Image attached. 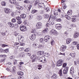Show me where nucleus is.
<instances>
[{
  "mask_svg": "<svg viewBox=\"0 0 79 79\" xmlns=\"http://www.w3.org/2000/svg\"><path fill=\"white\" fill-rule=\"evenodd\" d=\"M6 55L3 54V55H0V57L2 58H6Z\"/></svg>",
  "mask_w": 79,
  "mask_h": 79,
  "instance_id": "c9c22d12",
  "label": "nucleus"
},
{
  "mask_svg": "<svg viewBox=\"0 0 79 79\" xmlns=\"http://www.w3.org/2000/svg\"><path fill=\"white\" fill-rule=\"evenodd\" d=\"M17 23L18 24H20L22 23V21L21 20H19L17 21Z\"/></svg>",
  "mask_w": 79,
  "mask_h": 79,
  "instance_id": "3c124183",
  "label": "nucleus"
},
{
  "mask_svg": "<svg viewBox=\"0 0 79 79\" xmlns=\"http://www.w3.org/2000/svg\"><path fill=\"white\" fill-rule=\"evenodd\" d=\"M10 3L11 4H15V5H17L18 2H16V0H9Z\"/></svg>",
  "mask_w": 79,
  "mask_h": 79,
  "instance_id": "9b49d317",
  "label": "nucleus"
},
{
  "mask_svg": "<svg viewBox=\"0 0 79 79\" xmlns=\"http://www.w3.org/2000/svg\"><path fill=\"white\" fill-rule=\"evenodd\" d=\"M44 16L46 18H47L48 19L49 17V15L47 14H44Z\"/></svg>",
  "mask_w": 79,
  "mask_h": 79,
  "instance_id": "a19ab883",
  "label": "nucleus"
},
{
  "mask_svg": "<svg viewBox=\"0 0 79 79\" xmlns=\"http://www.w3.org/2000/svg\"><path fill=\"white\" fill-rule=\"evenodd\" d=\"M58 77L57 75L55 73L53 74V75L51 77V78L54 79H56Z\"/></svg>",
  "mask_w": 79,
  "mask_h": 79,
  "instance_id": "412c9836",
  "label": "nucleus"
},
{
  "mask_svg": "<svg viewBox=\"0 0 79 79\" xmlns=\"http://www.w3.org/2000/svg\"><path fill=\"white\" fill-rule=\"evenodd\" d=\"M69 69V67H66L65 68V69L64 70H65V71H68Z\"/></svg>",
  "mask_w": 79,
  "mask_h": 79,
  "instance_id": "6e6d98bb",
  "label": "nucleus"
},
{
  "mask_svg": "<svg viewBox=\"0 0 79 79\" xmlns=\"http://www.w3.org/2000/svg\"><path fill=\"white\" fill-rule=\"evenodd\" d=\"M4 11L6 14L8 15L11 13V10L10 9L7 8H5L4 9Z\"/></svg>",
  "mask_w": 79,
  "mask_h": 79,
  "instance_id": "423d86ee",
  "label": "nucleus"
},
{
  "mask_svg": "<svg viewBox=\"0 0 79 79\" xmlns=\"http://www.w3.org/2000/svg\"><path fill=\"white\" fill-rule=\"evenodd\" d=\"M20 56L21 58H24L25 56V54H24V52H22L20 53Z\"/></svg>",
  "mask_w": 79,
  "mask_h": 79,
  "instance_id": "cd10ccee",
  "label": "nucleus"
},
{
  "mask_svg": "<svg viewBox=\"0 0 79 79\" xmlns=\"http://www.w3.org/2000/svg\"><path fill=\"white\" fill-rule=\"evenodd\" d=\"M26 8L27 11H30V10H31V9L29 7V6H27Z\"/></svg>",
  "mask_w": 79,
  "mask_h": 79,
  "instance_id": "680f3d73",
  "label": "nucleus"
},
{
  "mask_svg": "<svg viewBox=\"0 0 79 79\" xmlns=\"http://www.w3.org/2000/svg\"><path fill=\"white\" fill-rule=\"evenodd\" d=\"M20 17L21 18L24 19L26 18V15L24 14H22L20 15Z\"/></svg>",
  "mask_w": 79,
  "mask_h": 79,
  "instance_id": "4be33fe9",
  "label": "nucleus"
},
{
  "mask_svg": "<svg viewBox=\"0 0 79 79\" xmlns=\"http://www.w3.org/2000/svg\"><path fill=\"white\" fill-rule=\"evenodd\" d=\"M51 18L53 19H54L55 21H56V16H52Z\"/></svg>",
  "mask_w": 79,
  "mask_h": 79,
  "instance_id": "c03bdc74",
  "label": "nucleus"
},
{
  "mask_svg": "<svg viewBox=\"0 0 79 79\" xmlns=\"http://www.w3.org/2000/svg\"><path fill=\"white\" fill-rule=\"evenodd\" d=\"M24 43H23V42H21L20 43V45H21V46H23V45H24Z\"/></svg>",
  "mask_w": 79,
  "mask_h": 79,
  "instance_id": "052dcab7",
  "label": "nucleus"
},
{
  "mask_svg": "<svg viewBox=\"0 0 79 79\" xmlns=\"http://www.w3.org/2000/svg\"><path fill=\"white\" fill-rule=\"evenodd\" d=\"M26 27L25 26L22 25L20 26L19 29L21 31L24 32L26 31Z\"/></svg>",
  "mask_w": 79,
  "mask_h": 79,
  "instance_id": "20e7f679",
  "label": "nucleus"
},
{
  "mask_svg": "<svg viewBox=\"0 0 79 79\" xmlns=\"http://www.w3.org/2000/svg\"><path fill=\"white\" fill-rule=\"evenodd\" d=\"M16 21V20L15 19L13 18L11 20V22L12 23H15Z\"/></svg>",
  "mask_w": 79,
  "mask_h": 79,
  "instance_id": "09e8293b",
  "label": "nucleus"
},
{
  "mask_svg": "<svg viewBox=\"0 0 79 79\" xmlns=\"http://www.w3.org/2000/svg\"><path fill=\"white\" fill-rule=\"evenodd\" d=\"M63 60L60 59L56 63V65L57 66H61L63 65Z\"/></svg>",
  "mask_w": 79,
  "mask_h": 79,
  "instance_id": "f03ea898",
  "label": "nucleus"
},
{
  "mask_svg": "<svg viewBox=\"0 0 79 79\" xmlns=\"http://www.w3.org/2000/svg\"><path fill=\"white\" fill-rule=\"evenodd\" d=\"M18 38L19 42V41H21V42H23V37L21 36V35H19L18 36Z\"/></svg>",
  "mask_w": 79,
  "mask_h": 79,
  "instance_id": "dca6fc26",
  "label": "nucleus"
},
{
  "mask_svg": "<svg viewBox=\"0 0 79 79\" xmlns=\"http://www.w3.org/2000/svg\"><path fill=\"white\" fill-rule=\"evenodd\" d=\"M2 46L3 48H4V47H7L8 45L3 44H2Z\"/></svg>",
  "mask_w": 79,
  "mask_h": 79,
  "instance_id": "4d7b16f0",
  "label": "nucleus"
},
{
  "mask_svg": "<svg viewBox=\"0 0 79 79\" xmlns=\"http://www.w3.org/2000/svg\"><path fill=\"white\" fill-rule=\"evenodd\" d=\"M67 65V64L66 63H64L63 64V67L64 68Z\"/></svg>",
  "mask_w": 79,
  "mask_h": 79,
  "instance_id": "bf43d9fd",
  "label": "nucleus"
},
{
  "mask_svg": "<svg viewBox=\"0 0 79 79\" xmlns=\"http://www.w3.org/2000/svg\"><path fill=\"white\" fill-rule=\"evenodd\" d=\"M73 11L72 10H69L67 12V15H72Z\"/></svg>",
  "mask_w": 79,
  "mask_h": 79,
  "instance_id": "c756f323",
  "label": "nucleus"
},
{
  "mask_svg": "<svg viewBox=\"0 0 79 79\" xmlns=\"http://www.w3.org/2000/svg\"><path fill=\"white\" fill-rule=\"evenodd\" d=\"M54 15H58V10H55L54 11Z\"/></svg>",
  "mask_w": 79,
  "mask_h": 79,
  "instance_id": "a18cd8bd",
  "label": "nucleus"
},
{
  "mask_svg": "<svg viewBox=\"0 0 79 79\" xmlns=\"http://www.w3.org/2000/svg\"><path fill=\"white\" fill-rule=\"evenodd\" d=\"M56 21L58 22H61V18H58L56 19Z\"/></svg>",
  "mask_w": 79,
  "mask_h": 79,
  "instance_id": "864d4df0",
  "label": "nucleus"
},
{
  "mask_svg": "<svg viewBox=\"0 0 79 79\" xmlns=\"http://www.w3.org/2000/svg\"><path fill=\"white\" fill-rule=\"evenodd\" d=\"M1 34L2 35H3V36H5V35H6V34L5 32H4V33H3V32Z\"/></svg>",
  "mask_w": 79,
  "mask_h": 79,
  "instance_id": "0e129e2a",
  "label": "nucleus"
},
{
  "mask_svg": "<svg viewBox=\"0 0 79 79\" xmlns=\"http://www.w3.org/2000/svg\"><path fill=\"white\" fill-rule=\"evenodd\" d=\"M39 62L45 63L46 62V59H45V58L44 56L41 57L39 58Z\"/></svg>",
  "mask_w": 79,
  "mask_h": 79,
  "instance_id": "7ed1b4c3",
  "label": "nucleus"
},
{
  "mask_svg": "<svg viewBox=\"0 0 79 79\" xmlns=\"http://www.w3.org/2000/svg\"><path fill=\"white\" fill-rule=\"evenodd\" d=\"M74 68L73 67H72L70 70V74L73 75L74 74Z\"/></svg>",
  "mask_w": 79,
  "mask_h": 79,
  "instance_id": "1a4fd4ad",
  "label": "nucleus"
},
{
  "mask_svg": "<svg viewBox=\"0 0 79 79\" xmlns=\"http://www.w3.org/2000/svg\"><path fill=\"white\" fill-rule=\"evenodd\" d=\"M68 71L65 70H64L63 71V73L64 74H68Z\"/></svg>",
  "mask_w": 79,
  "mask_h": 79,
  "instance_id": "ea45409f",
  "label": "nucleus"
},
{
  "mask_svg": "<svg viewBox=\"0 0 79 79\" xmlns=\"http://www.w3.org/2000/svg\"><path fill=\"white\" fill-rule=\"evenodd\" d=\"M17 74H18V75H20V76H23L24 74V73L23 72H18Z\"/></svg>",
  "mask_w": 79,
  "mask_h": 79,
  "instance_id": "72a5a7b5",
  "label": "nucleus"
},
{
  "mask_svg": "<svg viewBox=\"0 0 79 79\" xmlns=\"http://www.w3.org/2000/svg\"><path fill=\"white\" fill-rule=\"evenodd\" d=\"M9 51V50H8V49H6L4 50L3 52L4 53H7Z\"/></svg>",
  "mask_w": 79,
  "mask_h": 79,
  "instance_id": "de8ad7c7",
  "label": "nucleus"
},
{
  "mask_svg": "<svg viewBox=\"0 0 79 79\" xmlns=\"http://www.w3.org/2000/svg\"><path fill=\"white\" fill-rule=\"evenodd\" d=\"M36 37V35L35 33H33L31 36H30V39L32 40H34Z\"/></svg>",
  "mask_w": 79,
  "mask_h": 79,
  "instance_id": "39448f33",
  "label": "nucleus"
},
{
  "mask_svg": "<svg viewBox=\"0 0 79 79\" xmlns=\"http://www.w3.org/2000/svg\"><path fill=\"white\" fill-rule=\"evenodd\" d=\"M45 10H46V12H48V11H50V9L48 7L46 8Z\"/></svg>",
  "mask_w": 79,
  "mask_h": 79,
  "instance_id": "603ef678",
  "label": "nucleus"
},
{
  "mask_svg": "<svg viewBox=\"0 0 79 79\" xmlns=\"http://www.w3.org/2000/svg\"><path fill=\"white\" fill-rule=\"evenodd\" d=\"M24 3H26V4H28V3H30V1L29 0H25L24 1Z\"/></svg>",
  "mask_w": 79,
  "mask_h": 79,
  "instance_id": "473e14b6",
  "label": "nucleus"
},
{
  "mask_svg": "<svg viewBox=\"0 0 79 79\" xmlns=\"http://www.w3.org/2000/svg\"><path fill=\"white\" fill-rule=\"evenodd\" d=\"M44 56H45L46 57H48V56H49V54L47 52H45V53H44Z\"/></svg>",
  "mask_w": 79,
  "mask_h": 79,
  "instance_id": "4c0bfd02",
  "label": "nucleus"
},
{
  "mask_svg": "<svg viewBox=\"0 0 79 79\" xmlns=\"http://www.w3.org/2000/svg\"><path fill=\"white\" fill-rule=\"evenodd\" d=\"M39 13L41 15H43L45 13V11L44 10H41L40 11Z\"/></svg>",
  "mask_w": 79,
  "mask_h": 79,
  "instance_id": "f704fd0d",
  "label": "nucleus"
},
{
  "mask_svg": "<svg viewBox=\"0 0 79 79\" xmlns=\"http://www.w3.org/2000/svg\"><path fill=\"white\" fill-rule=\"evenodd\" d=\"M43 54L44 55V52L42 51H39L37 52V55H38V56H40V55H42Z\"/></svg>",
  "mask_w": 79,
  "mask_h": 79,
  "instance_id": "f8f14e48",
  "label": "nucleus"
},
{
  "mask_svg": "<svg viewBox=\"0 0 79 79\" xmlns=\"http://www.w3.org/2000/svg\"><path fill=\"white\" fill-rule=\"evenodd\" d=\"M59 74H60V76H63V75L62 74V71L61 70H60L59 72Z\"/></svg>",
  "mask_w": 79,
  "mask_h": 79,
  "instance_id": "8fccbe9b",
  "label": "nucleus"
},
{
  "mask_svg": "<svg viewBox=\"0 0 79 79\" xmlns=\"http://www.w3.org/2000/svg\"><path fill=\"white\" fill-rule=\"evenodd\" d=\"M16 19H17V20H18V21L19 20H21V18H20L19 16H17L16 17Z\"/></svg>",
  "mask_w": 79,
  "mask_h": 79,
  "instance_id": "13d9d810",
  "label": "nucleus"
},
{
  "mask_svg": "<svg viewBox=\"0 0 79 79\" xmlns=\"http://www.w3.org/2000/svg\"><path fill=\"white\" fill-rule=\"evenodd\" d=\"M42 27V23L40 22H37L36 25L35 27L37 29H40Z\"/></svg>",
  "mask_w": 79,
  "mask_h": 79,
  "instance_id": "f257e3e1",
  "label": "nucleus"
},
{
  "mask_svg": "<svg viewBox=\"0 0 79 79\" xmlns=\"http://www.w3.org/2000/svg\"><path fill=\"white\" fill-rule=\"evenodd\" d=\"M57 29L58 30H60L61 29V25L60 24H57L55 25Z\"/></svg>",
  "mask_w": 79,
  "mask_h": 79,
  "instance_id": "6e6552de",
  "label": "nucleus"
},
{
  "mask_svg": "<svg viewBox=\"0 0 79 79\" xmlns=\"http://www.w3.org/2000/svg\"><path fill=\"white\" fill-rule=\"evenodd\" d=\"M72 41V40L71 39H68L66 40V43L67 44H69Z\"/></svg>",
  "mask_w": 79,
  "mask_h": 79,
  "instance_id": "a211bd4d",
  "label": "nucleus"
},
{
  "mask_svg": "<svg viewBox=\"0 0 79 79\" xmlns=\"http://www.w3.org/2000/svg\"><path fill=\"white\" fill-rule=\"evenodd\" d=\"M36 56H35V55H33L32 56V58H31L32 60V62H34V61H35Z\"/></svg>",
  "mask_w": 79,
  "mask_h": 79,
  "instance_id": "393cba45",
  "label": "nucleus"
},
{
  "mask_svg": "<svg viewBox=\"0 0 79 79\" xmlns=\"http://www.w3.org/2000/svg\"><path fill=\"white\" fill-rule=\"evenodd\" d=\"M66 48H67V46H64V45H62L61 46V47L60 48V50L61 51L64 52V51H65L66 49Z\"/></svg>",
  "mask_w": 79,
  "mask_h": 79,
  "instance_id": "0eeeda50",
  "label": "nucleus"
},
{
  "mask_svg": "<svg viewBox=\"0 0 79 79\" xmlns=\"http://www.w3.org/2000/svg\"><path fill=\"white\" fill-rule=\"evenodd\" d=\"M50 33L51 34H53V35H54V34H56V31L54 30H52L51 31Z\"/></svg>",
  "mask_w": 79,
  "mask_h": 79,
  "instance_id": "aec40b11",
  "label": "nucleus"
},
{
  "mask_svg": "<svg viewBox=\"0 0 79 79\" xmlns=\"http://www.w3.org/2000/svg\"><path fill=\"white\" fill-rule=\"evenodd\" d=\"M30 51V48H26L24 50V52H29Z\"/></svg>",
  "mask_w": 79,
  "mask_h": 79,
  "instance_id": "58836bf2",
  "label": "nucleus"
},
{
  "mask_svg": "<svg viewBox=\"0 0 79 79\" xmlns=\"http://www.w3.org/2000/svg\"><path fill=\"white\" fill-rule=\"evenodd\" d=\"M39 77L38 76H36L35 78V79H39Z\"/></svg>",
  "mask_w": 79,
  "mask_h": 79,
  "instance_id": "774afa93",
  "label": "nucleus"
},
{
  "mask_svg": "<svg viewBox=\"0 0 79 79\" xmlns=\"http://www.w3.org/2000/svg\"><path fill=\"white\" fill-rule=\"evenodd\" d=\"M8 24H9V26H10V27H15V25L11 22H9Z\"/></svg>",
  "mask_w": 79,
  "mask_h": 79,
  "instance_id": "5701e85b",
  "label": "nucleus"
},
{
  "mask_svg": "<svg viewBox=\"0 0 79 79\" xmlns=\"http://www.w3.org/2000/svg\"><path fill=\"white\" fill-rule=\"evenodd\" d=\"M14 63H13L14 64H16V63H17V60H14Z\"/></svg>",
  "mask_w": 79,
  "mask_h": 79,
  "instance_id": "69168bd1",
  "label": "nucleus"
},
{
  "mask_svg": "<svg viewBox=\"0 0 79 79\" xmlns=\"http://www.w3.org/2000/svg\"><path fill=\"white\" fill-rule=\"evenodd\" d=\"M32 46L33 47H34V48H39V44H33Z\"/></svg>",
  "mask_w": 79,
  "mask_h": 79,
  "instance_id": "f3484780",
  "label": "nucleus"
},
{
  "mask_svg": "<svg viewBox=\"0 0 79 79\" xmlns=\"http://www.w3.org/2000/svg\"><path fill=\"white\" fill-rule=\"evenodd\" d=\"M49 25L50 26H52L55 24V21L53 20H52L51 21L49 22Z\"/></svg>",
  "mask_w": 79,
  "mask_h": 79,
  "instance_id": "ddd939ff",
  "label": "nucleus"
},
{
  "mask_svg": "<svg viewBox=\"0 0 79 79\" xmlns=\"http://www.w3.org/2000/svg\"><path fill=\"white\" fill-rule=\"evenodd\" d=\"M16 69V67H15V66H13L12 67V70H11L10 72H11L13 74H15L16 73L15 70Z\"/></svg>",
  "mask_w": 79,
  "mask_h": 79,
  "instance_id": "4468645a",
  "label": "nucleus"
},
{
  "mask_svg": "<svg viewBox=\"0 0 79 79\" xmlns=\"http://www.w3.org/2000/svg\"><path fill=\"white\" fill-rule=\"evenodd\" d=\"M44 39L43 38H40V43H42L44 42Z\"/></svg>",
  "mask_w": 79,
  "mask_h": 79,
  "instance_id": "49530a36",
  "label": "nucleus"
},
{
  "mask_svg": "<svg viewBox=\"0 0 79 79\" xmlns=\"http://www.w3.org/2000/svg\"><path fill=\"white\" fill-rule=\"evenodd\" d=\"M38 11V10H33L31 11V13H37Z\"/></svg>",
  "mask_w": 79,
  "mask_h": 79,
  "instance_id": "79ce46f5",
  "label": "nucleus"
},
{
  "mask_svg": "<svg viewBox=\"0 0 79 79\" xmlns=\"http://www.w3.org/2000/svg\"><path fill=\"white\" fill-rule=\"evenodd\" d=\"M77 44H78V42H77L73 41V45H77Z\"/></svg>",
  "mask_w": 79,
  "mask_h": 79,
  "instance_id": "5fc2aeb1",
  "label": "nucleus"
},
{
  "mask_svg": "<svg viewBox=\"0 0 79 79\" xmlns=\"http://www.w3.org/2000/svg\"><path fill=\"white\" fill-rule=\"evenodd\" d=\"M6 59L5 58H0V62H1V63L4 62Z\"/></svg>",
  "mask_w": 79,
  "mask_h": 79,
  "instance_id": "2f4dec72",
  "label": "nucleus"
},
{
  "mask_svg": "<svg viewBox=\"0 0 79 79\" xmlns=\"http://www.w3.org/2000/svg\"><path fill=\"white\" fill-rule=\"evenodd\" d=\"M64 17L65 18H66L67 19H68V20H70V19H71V17L69 16V15H65Z\"/></svg>",
  "mask_w": 79,
  "mask_h": 79,
  "instance_id": "a878e982",
  "label": "nucleus"
},
{
  "mask_svg": "<svg viewBox=\"0 0 79 79\" xmlns=\"http://www.w3.org/2000/svg\"><path fill=\"white\" fill-rule=\"evenodd\" d=\"M54 42H55L54 40H52L51 42V44L52 45V44H54Z\"/></svg>",
  "mask_w": 79,
  "mask_h": 79,
  "instance_id": "338daca9",
  "label": "nucleus"
},
{
  "mask_svg": "<svg viewBox=\"0 0 79 79\" xmlns=\"http://www.w3.org/2000/svg\"><path fill=\"white\" fill-rule=\"evenodd\" d=\"M47 31H48V28H46L42 31V32L44 34H46L47 32Z\"/></svg>",
  "mask_w": 79,
  "mask_h": 79,
  "instance_id": "6ab92c4d",
  "label": "nucleus"
},
{
  "mask_svg": "<svg viewBox=\"0 0 79 79\" xmlns=\"http://www.w3.org/2000/svg\"><path fill=\"white\" fill-rule=\"evenodd\" d=\"M63 5L64 9H66V4L64 3L63 4Z\"/></svg>",
  "mask_w": 79,
  "mask_h": 79,
  "instance_id": "e2e57ef3",
  "label": "nucleus"
},
{
  "mask_svg": "<svg viewBox=\"0 0 79 79\" xmlns=\"http://www.w3.org/2000/svg\"><path fill=\"white\" fill-rule=\"evenodd\" d=\"M51 37L49 36H46L44 37V41L45 42H48L50 39Z\"/></svg>",
  "mask_w": 79,
  "mask_h": 79,
  "instance_id": "9d476101",
  "label": "nucleus"
},
{
  "mask_svg": "<svg viewBox=\"0 0 79 79\" xmlns=\"http://www.w3.org/2000/svg\"><path fill=\"white\" fill-rule=\"evenodd\" d=\"M40 4V2H39V1H36L34 4V6H36V5H39V4Z\"/></svg>",
  "mask_w": 79,
  "mask_h": 79,
  "instance_id": "e433bc0d",
  "label": "nucleus"
},
{
  "mask_svg": "<svg viewBox=\"0 0 79 79\" xmlns=\"http://www.w3.org/2000/svg\"><path fill=\"white\" fill-rule=\"evenodd\" d=\"M11 15L12 17H15L16 16V13L15 12H12L11 14Z\"/></svg>",
  "mask_w": 79,
  "mask_h": 79,
  "instance_id": "bb28decb",
  "label": "nucleus"
},
{
  "mask_svg": "<svg viewBox=\"0 0 79 79\" xmlns=\"http://www.w3.org/2000/svg\"><path fill=\"white\" fill-rule=\"evenodd\" d=\"M79 36V33L77 32L75 33L73 35V37L75 39L77 38V37Z\"/></svg>",
  "mask_w": 79,
  "mask_h": 79,
  "instance_id": "b1692460",
  "label": "nucleus"
},
{
  "mask_svg": "<svg viewBox=\"0 0 79 79\" xmlns=\"http://www.w3.org/2000/svg\"><path fill=\"white\" fill-rule=\"evenodd\" d=\"M77 18V16H75V18H72V22H75L76 21V19Z\"/></svg>",
  "mask_w": 79,
  "mask_h": 79,
  "instance_id": "c85d7f7f",
  "label": "nucleus"
},
{
  "mask_svg": "<svg viewBox=\"0 0 79 79\" xmlns=\"http://www.w3.org/2000/svg\"><path fill=\"white\" fill-rule=\"evenodd\" d=\"M1 4L3 6H6V2H1Z\"/></svg>",
  "mask_w": 79,
  "mask_h": 79,
  "instance_id": "37998d69",
  "label": "nucleus"
},
{
  "mask_svg": "<svg viewBox=\"0 0 79 79\" xmlns=\"http://www.w3.org/2000/svg\"><path fill=\"white\" fill-rule=\"evenodd\" d=\"M70 55L72 57V58H74L75 57V55H76V53H71L70 54Z\"/></svg>",
  "mask_w": 79,
  "mask_h": 79,
  "instance_id": "7c9ffc66",
  "label": "nucleus"
},
{
  "mask_svg": "<svg viewBox=\"0 0 79 79\" xmlns=\"http://www.w3.org/2000/svg\"><path fill=\"white\" fill-rule=\"evenodd\" d=\"M37 18L38 21H41L43 17L42 16L39 15L37 16Z\"/></svg>",
  "mask_w": 79,
  "mask_h": 79,
  "instance_id": "2eb2a0df",
  "label": "nucleus"
}]
</instances>
